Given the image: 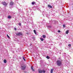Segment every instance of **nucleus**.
Returning a JSON list of instances; mask_svg holds the SVG:
<instances>
[{"label": "nucleus", "instance_id": "nucleus-9", "mask_svg": "<svg viewBox=\"0 0 73 73\" xmlns=\"http://www.w3.org/2000/svg\"><path fill=\"white\" fill-rule=\"evenodd\" d=\"M53 69H51L50 71V73H53Z\"/></svg>", "mask_w": 73, "mask_h": 73}, {"label": "nucleus", "instance_id": "nucleus-4", "mask_svg": "<svg viewBox=\"0 0 73 73\" xmlns=\"http://www.w3.org/2000/svg\"><path fill=\"white\" fill-rule=\"evenodd\" d=\"M2 4H3L4 5H7V4L5 2H2Z\"/></svg>", "mask_w": 73, "mask_h": 73}, {"label": "nucleus", "instance_id": "nucleus-21", "mask_svg": "<svg viewBox=\"0 0 73 73\" xmlns=\"http://www.w3.org/2000/svg\"><path fill=\"white\" fill-rule=\"evenodd\" d=\"M23 59L24 61H25V59L24 57H23Z\"/></svg>", "mask_w": 73, "mask_h": 73}, {"label": "nucleus", "instance_id": "nucleus-3", "mask_svg": "<svg viewBox=\"0 0 73 73\" xmlns=\"http://www.w3.org/2000/svg\"><path fill=\"white\" fill-rule=\"evenodd\" d=\"M38 70L39 73H42V72L43 73H45V72H46V71L44 70H41L40 69H38Z\"/></svg>", "mask_w": 73, "mask_h": 73}, {"label": "nucleus", "instance_id": "nucleus-6", "mask_svg": "<svg viewBox=\"0 0 73 73\" xmlns=\"http://www.w3.org/2000/svg\"><path fill=\"white\" fill-rule=\"evenodd\" d=\"M10 4L11 6H12L13 5V2H11L10 3Z\"/></svg>", "mask_w": 73, "mask_h": 73}, {"label": "nucleus", "instance_id": "nucleus-11", "mask_svg": "<svg viewBox=\"0 0 73 73\" xmlns=\"http://www.w3.org/2000/svg\"><path fill=\"white\" fill-rule=\"evenodd\" d=\"M4 63H7V60H4Z\"/></svg>", "mask_w": 73, "mask_h": 73}, {"label": "nucleus", "instance_id": "nucleus-10", "mask_svg": "<svg viewBox=\"0 0 73 73\" xmlns=\"http://www.w3.org/2000/svg\"><path fill=\"white\" fill-rule=\"evenodd\" d=\"M66 34H68L69 33V30H67L66 31Z\"/></svg>", "mask_w": 73, "mask_h": 73}, {"label": "nucleus", "instance_id": "nucleus-13", "mask_svg": "<svg viewBox=\"0 0 73 73\" xmlns=\"http://www.w3.org/2000/svg\"><path fill=\"white\" fill-rule=\"evenodd\" d=\"M43 36V38H45L46 37V36H45V35H43V36Z\"/></svg>", "mask_w": 73, "mask_h": 73}, {"label": "nucleus", "instance_id": "nucleus-22", "mask_svg": "<svg viewBox=\"0 0 73 73\" xmlns=\"http://www.w3.org/2000/svg\"><path fill=\"white\" fill-rule=\"evenodd\" d=\"M68 46H71V44H69Z\"/></svg>", "mask_w": 73, "mask_h": 73}, {"label": "nucleus", "instance_id": "nucleus-20", "mask_svg": "<svg viewBox=\"0 0 73 73\" xmlns=\"http://www.w3.org/2000/svg\"><path fill=\"white\" fill-rule=\"evenodd\" d=\"M63 27H64V28H65V25H63Z\"/></svg>", "mask_w": 73, "mask_h": 73}, {"label": "nucleus", "instance_id": "nucleus-2", "mask_svg": "<svg viewBox=\"0 0 73 73\" xmlns=\"http://www.w3.org/2000/svg\"><path fill=\"white\" fill-rule=\"evenodd\" d=\"M21 68L22 70H25V68H26V66L24 64H23L21 66Z\"/></svg>", "mask_w": 73, "mask_h": 73}, {"label": "nucleus", "instance_id": "nucleus-17", "mask_svg": "<svg viewBox=\"0 0 73 73\" xmlns=\"http://www.w3.org/2000/svg\"><path fill=\"white\" fill-rule=\"evenodd\" d=\"M40 40L41 41H44V39L43 38H40Z\"/></svg>", "mask_w": 73, "mask_h": 73}, {"label": "nucleus", "instance_id": "nucleus-1", "mask_svg": "<svg viewBox=\"0 0 73 73\" xmlns=\"http://www.w3.org/2000/svg\"><path fill=\"white\" fill-rule=\"evenodd\" d=\"M56 64L58 66H61L62 64L61 61H60V60H58L56 61Z\"/></svg>", "mask_w": 73, "mask_h": 73}, {"label": "nucleus", "instance_id": "nucleus-5", "mask_svg": "<svg viewBox=\"0 0 73 73\" xmlns=\"http://www.w3.org/2000/svg\"><path fill=\"white\" fill-rule=\"evenodd\" d=\"M17 36H20V35H22V33H19L16 34Z\"/></svg>", "mask_w": 73, "mask_h": 73}, {"label": "nucleus", "instance_id": "nucleus-23", "mask_svg": "<svg viewBox=\"0 0 73 73\" xmlns=\"http://www.w3.org/2000/svg\"><path fill=\"white\" fill-rule=\"evenodd\" d=\"M58 33H60V30H58Z\"/></svg>", "mask_w": 73, "mask_h": 73}, {"label": "nucleus", "instance_id": "nucleus-8", "mask_svg": "<svg viewBox=\"0 0 73 73\" xmlns=\"http://www.w3.org/2000/svg\"><path fill=\"white\" fill-rule=\"evenodd\" d=\"M48 7L49 8H52V6H51V5H48Z\"/></svg>", "mask_w": 73, "mask_h": 73}, {"label": "nucleus", "instance_id": "nucleus-24", "mask_svg": "<svg viewBox=\"0 0 73 73\" xmlns=\"http://www.w3.org/2000/svg\"><path fill=\"white\" fill-rule=\"evenodd\" d=\"M15 31H16V28H15Z\"/></svg>", "mask_w": 73, "mask_h": 73}, {"label": "nucleus", "instance_id": "nucleus-14", "mask_svg": "<svg viewBox=\"0 0 73 73\" xmlns=\"http://www.w3.org/2000/svg\"><path fill=\"white\" fill-rule=\"evenodd\" d=\"M19 25H20V26H21V24L20 23H19Z\"/></svg>", "mask_w": 73, "mask_h": 73}, {"label": "nucleus", "instance_id": "nucleus-18", "mask_svg": "<svg viewBox=\"0 0 73 73\" xmlns=\"http://www.w3.org/2000/svg\"><path fill=\"white\" fill-rule=\"evenodd\" d=\"M11 18V16H9L8 17V19H10Z\"/></svg>", "mask_w": 73, "mask_h": 73}, {"label": "nucleus", "instance_id": "nucleus-7", "mask_svg": "<svg viewBox=\"0 0 73 73\" xmlns=\"http://www.w3.org/2000/svg\"><path fill=\"white\" fill-rule=\"evenodd\" d=\"M31 69L33 71V72H35V70L33 69V66H32L31 67Z\"/></svg>", "mask_w": 73, "mask_h": 73}, {"label": "nucleus", "instance_id": "nucleus-19", "mask_svg": "<svg viewBox=\"0 0 73 73\" xmlns=\"http://www.w3.org/2000/svg\"><path fill=\"white\" fill-rule=\"evenodd\" d=\"M46 58H47V59H49V56H47L46 57Z\"/></svg>", "mask_w": 73, "mask_h": 73}, {"label": "nucleus", "instance_id": "nucleus-12", "mask_svg": "<svg viewBox=\"0 0 73 73\" xmlns=\"http://www.w3.org/2000/svg\"><path fill=\"white\" fill-rule=\"evenodd\" d=\"M34 33H35L36 35V34H37V33H36V30H34Z\"/></svg>", "mask_w": 73, "mask_h": 73}, {"label": "nucleus", "instance_id": "nucleus-15", "mask_svg": "<svg viewBox=\"0 0 73 73\" xmlns=\"http://www.w3.org/2000/svg\"><path fill=\"white\" fill-rule=\"evenodd\" d=\"M35 4V2H33L32 3V5H34V4Z\"/></svg>", "mask_w": 73, "mask_h": 73}, {"label": "nucleus", "instance_id": "nucleus-16", "mask_svg": "<svg viewBox=\"0 0 73 73\" xmlns=\"http://www.w3.org/2000/svg\"><path fill=\"white\" fill-rule=\"evenodd\" d=\"M7 37H8L9 38H10V37H9V36H8V34L7 35Z\"/></svg>", "mask_w": 73, "mask_h": 73}]
</instances>
